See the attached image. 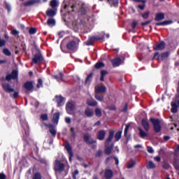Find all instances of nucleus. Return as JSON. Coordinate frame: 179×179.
<instances>
[{
	"label": "nucleus",
	"mask_w": 179,
	"mask_h": 179,
	"mask_svg": "<svg viewBox=\"0 0 179 179\" xmlns=\"http://www.w3.org/2000/svg\"><path fill=\"white\" fill-rule=\"evenodd\" d=\"M3 52L7 57H10V55H12V52H10V50H9V49H8V48H4L3 50Z\"/></svg>",
	"instance_id": "nucleus-43"
},
{
	"label": "nucleus",
	"mask_w": 179,
	"mask_h": 179,
	"mask_svg": "<svg viewBox=\"0 0 179 179\" xmlns=\"http://www.w3.org/2000/svg\"><path fill=\"white\" fill-rule=\"evenodd\" d=\"M59 112L55 113L53 115L52 121L55 124H58V121H59Z\"/></svg>",
	"instance_id": "nucleus-30"
},
{
	"label": "nucleus",
	"mask_w": 179,
	"mask_h": 179,
	"mask_svg": "<svg viewBox=\"0 0 179 179\" xmlns=\"http://www.w3.org/2000/svg\"><path fill=\"white\" fill-rule=\"evenodd\" d=\"M109 110L110 111H115L117 110V107L115 106V105H112L109 107Z\"/></svg>",
	"instance_id": "nucleus-63"
},
{
	"label": "nucleus",
	"mask_w": 179,
	"mask_h": 179,
	"mask_svg": "<svg viewBox=\"0 0 179 179\" xmlns=\"http://www.w3.org/2000/svg\"><path fill=\"white\" fill-rule=\"evenodd\" d=\"M114 138V130H109V135L106 140L105 141V150L104 153L105 155H110L111 153H113V150L114 149V144H110V142L113 141Z\"/></svg>",
	"instance_id": "nucleus-1"
},
{
	"label": "nucleus",
	"mask_w": 179,
	"mask_h": 179,
	"mask_svg": "<svg viewBox=\"0 0 179 179\" xmlns=\"http://www.w3.org/2000/svg\"><path fill=\"white\" fill-rule=\"evenodd\" d=\"M164 19V13H158L155 15V22H160Z\"/></svg>",
	"instance_id": "nucleus-22"
},
{
	"label": "nucleus",
	"mask_w": 179,
	"mask_h": 179,
	"mask_svg": "<svg viewBox=\"0 0 179 179\" xmlns=\"http://www.w3.org/2000/svg\"><path fill=\"white\" fill-rule=\"evenodd\" d=\"M85 114L87 117H93V115H94V112L93 111V109L90 108H87L85 110Z\"/></svg>",
	"instance_id": "nucleus-23"
},
{
	"label": "nucleus",
	"mask_w": 179,
	"mask_h": 179,
	"mask_svg": "<svg viewBox=\"0 0 179 179\" xmlns=\"http://www.w3.org/2000/svg\"><path fill=\"white\" fill-rule=\"evenodd\" d=\"M87 104L90 106V107H96V106H97V101L94 99H87Z\"/></svg>",
	"instance_id": "nucleus-26"
},
{
	"label": "nucleus",
	"mask_w": 179,
	"mask_h": 179,
	"mask_svg": "<svg viewBox=\"0 0 179 179\" xmlns=\"http://www.w3.org/2000/svg\"><path fill=\"white\" fill-rule=\"evenodd\" d=\"M122 136V131H119L116 132L115 134V139L116 142H118V141H120V139H121Z\"/></svg>",
	"instance_id": "nucleus-36"
},
{
	"label": "nucleus",
	"mask_w": 179,
	"mask_h": 179,
	"mask_svg": "<svg viewBox=\"0 0 179 179\" xmlns=\"http://www.w3.org/2000/svg\"><path fill=\"white\" fill-rule=\"evenodd\" d=\"M148 170H152L156 169V164L153 163V161H149L146 165Z\"/></svg>",
	"instance_id": "nucleus-29"
},
{
	"label": "nucleus",
	"mask_w": 179,
	"mask_h": 179,
	"mask_svg": "<svg viewBox=\"0 0 179 179\" xmlns=\"http://www.w3.org/2000/svg\"><path fill=\"white\" fill-rule=\"evenodd\" d=\"M129 129V124H127L124 129V136H128V131Z\"/></svg>",
	"instance_id": "nucleus-56"
},
{
	"label": "nucleus",
	"mask_w": 179,
	"mask_h": 179,
	"mask_svg": "<svg viewBox=\"0 0 179 179\" xmlns=\"http://www.w3.org/2000/svg\"><path fill=\"white\" fill-rule=\"evenodd\" d=\"M34 82L33 81H27L24 84V88L25 90H27L28 92H33V90L34 89V85H33Z\"/></svg>",
	"instance_id": "nucleus-11"
},
{
	"label": "nucleus",
	"mask_w": 179,
	"mask_h": 179,
	"mask_svg": "<svg viewBox=\"0 0 179 179\" xmlns=\"http://www.w3.org/2000/svg\"><path fill=\"white\" fill-rule=\"evenodd\" d=\"M154 160L155 162H157V163H160V162H162V157H160L159 156L155 157Z\"/></svg>",
	"instance_id": "nucleus-60"
},
{
	"label": "nucleus",
	"mask_w": 179,
	"mask_h": 179,
	"mask_svg": "<svg viewBox=\"0 0 179 179\" xmlns=\"http://www.w3.org/2000/svg\"><path fill=\"white\" fill-rule=\"evenodd\" d=\"M106 75H108V71H107V70L101 71V77H100L101 82H104V76H106Z\"/></svg>",
	"instance_id": "nucleus-35"
},
{
	"label": "nucleus",
	"mask_w": 179,
	"mask_h": 179,
	"mask_svg": "<svg viewBox=\"0 0 179 179\" xmlns=\"http://www.w3.org/2000/svg\"><path fill=\"white\" fill-rule=\"evenodd\" d=\"M13 97V99H17L19 97V92H14Z\"/></svg>",
	"instance_id": "nucleus-64"
},
{
	"label": "nucleus",
	"mask_w": 179,
	"mask_h": 179,
	"mask_svg": "<svg viewBox=\"0 0 179 179\" xmlns=\"http://www.w3.org/2000/svg\"><path fill=\"white\" fill-rule=\"evenodd\" d=\"M73 110H75V102L73 101H69L66 105V111L70 115L73 114Z\"/></svg>",
	"instance_id": "nucleus-6"
},
{
	"label": "nucleus",
	"mask_w": 179,
	"mask_h": 179,
	"mask_svg": "<svg viewBox=\"0 0 179 179\" xmlns=\"http://www.w3.org/2000/svg\"><path fill=\"white\" fill-rule=\"evenodd\" d=\"M106 90H107L106 86H99L96 89H95V93H96V94L106 93Z\"/></svg>",
	"instance_id": "nucleus-21"
},
{
	"label": "nucleus",
	"mask_w": 179,
	"mask_h": 179,
	"mask_svg": "<svg viewBox=\"0 0 179 179\" xmlns=\"http://www.w3.org/2000/svg\"><path fill=\"white\" fill-rule=\"evenodd\" d=\"M166 48V43L163 41L153 45L155 51H163Z\"/></svg>",
	"instance_id": "nucleus-8"
},
{
	"label": "nucleus",
	"mask_w": 179,
	"mask_h": 179,
	"mask_svg": "<svg viewBox=\"0 0 179 179\" xmlns=\"http://www.w3.org/2000/svg\"><path fill=\"white\" fill-rule=\"evenodd\" d=\"M50 6L52 7V9H57V8H58V1L57 0H51Z\"/></svg>",
	"instance_id": "nucleus-31"
},
{
	"label": "nucleus",
	"mask_w": 179,
	"mask_h": 179,
	"mask_svg": "<svg viewBox=\"0 0 179 179\" xmlns=\"http://www.w3.org/2000/svg\"><path fill=\"white\" fill-rule=\"evenodd\" d=\"M46 127L49 128V132L51 134L52 136H57V130H55V127L54 126V124H46Z\"/></svg>",
	"instance_id": "nucleus-15"
},
{
	"label": "nucleus",
	"mask_w": 179,
	"mask_h": 179,
	"mask_svg": "<svg viewBox=\"0 0 179 179\" xmlns=\"http://www.w3.org/2000/svg\"><path fill=\"white\" fill-rule=\"evenodd\" d=\"M46 15L48 16V17H54V16L57 15V9L48 8L46 10Z\"/></svg>",
	"instance_id": "nucleus-18"
},
{
	"label": "nucleus",
	"mask_w": 179,
	"mask_h": 179,
	"mask_svg": "<svg viewBox=\"0 0 179 179\" xmlns=\"http://www.w3.org/2000/svg\"><path fill=\"white\" fill-rule=\"evenodd\" d=\"M94 112H95V115H96V117H100L103 115V113L101 112V109H100L99 108H95Z\"/></svg>",
	"instance_id": "nucleus-41"
},
{
	"label": "nucleus",
	"mask_w": 179,
	"mask_h": 179,
	"mask_svg": "<svg viewBox=\"0 0 179 179\" xmlns=\"http://www.w3.org/2000/svg\"><path fill=\"white\" fill-rule=\"evenodd\" d=\"M111 64L114 68H117V66H120L122 62V59L120 57H115L110 60Z\"/></svg>",
	"instance_id": "nucleus-12"
},
{
	"label": "nucleus",
	"mask_w": 179,
	"mask_h": 179,
	"mask_svg": "<svg viewBox=\"0 0 179 179\" xmlns=\"http://www.w3.org/2000/svg\"><path fill=\"white\" fill-rule=\"evenodd\" d=\"M150 122L153 125V129L156 134H159L162 131V125L160 124V120L155 117L150 118Z\"/></svg>",
	"instance_id": "nucleus-4"
},
{
	"label": "nucleus",
	"mask_w": 179,
	"mask_h": 179,
	"mask_svg": "<svg viewBox=\"0 0 179 179\" xmlns=\"http://www.w3.org/2000/svg\"><path fill=\"white\" fill-rule=\"evenodd\" d=\"M32 179H41V173L37 172L34 175Z\"/></svg>",
	"instance_id": "nucleus-51"
},
{
	"label": "nucleus",
	"mask_w": 179,
	"mask_h": 179,
	"mask_svg": "<svg viewBox=\"0 0 179 179\" xmlns=\"http://www.w3.org/2000/svg\"><path fill=\"white\" fill-rule=\"evenodd\" d=\"M83 139L84 142H85L87 145H93L94 143H96V141L93 140V138H92V136H90V134H85Z\"/></svg>",
	"instance_id": "nucleus-9"
},
{
	"label": "nucleus",
	"mask_w": 179,
	"mask_h": 179,
	"mask_svg": "<svg viewBox=\"0 0 179 179\" xmlns=\"http://www.w3.org/2000/svg\"><path fill=\"white\" fill-rule=\"evenodd\" d=\"M29 34H36L37 33V29H36L34 27H31L29 30Z\"/></svg>",
	"instance_id": "nucleus-49"
},
{
	"label": "nucleus",
	"mask_w": 179,
	"mask_h": 179,
	"mask_svg": "<svg viewBox=\"0 0 179 179\" xmlns=\"http://www.w3.org/2000/svg\"><path fill=\"white\" fill-rule=\"evenodd\" d=\"M135 164H136V162L132 161L131 164L127 165V169H133V167H135Z\"/></svg>",
	"instance_id": "nucleus-54"
},
{
	"label": "nucleus",
	"mask_w": 179,
	"mask_h": 179,
	"mask_svg": "<svg viewBox=\"0 0 179 179\" xmlns=\"http://www.w3.org/2000/svg\"><path fill=\"white\" fill-rule=\"evenodd\" d=\"M127 111H128V103H126L124 108H122V110H121L122 113H127Z\"/></svg>",
	"instance_id": "nucleus-57"
},
{
	"label": "nucleus",
	"mask_w": 179,
	"mask_h": 179,
	"mask_svg": "<svg viewBox=\"0 0 179 179\" xmlns=\"http://www.w3.org/2000/svg\"><path fill=\"white\" fill-rule=\"evenodd\" d=\"M52 78H54V79H56V80H57V82H60L61 80H62L64 79V73L59 72V76L55 75L52 76Z\"/></svg>",
	"instance_id": "nucleus-33"
},
{
	"label": "nucleus",
	"mask_w": 179,
	"mask_h": 179,
	"mask_svg": "<svg viewBox=\"0 0 179 179\" xmlns=\"http://www.w3.org/2000/svg\"><path fill=\"white\" fill-rule=\"evenodd\" d=\"M108 3L110 6H114L115 8H118V0H108Z\"/></svg>",
	"instance_id": "nucleus-32"
},
{
	"label": "nucleus",
	"mask_w": 179,
	"mask_h": 179,
	"mask_svg": "<svg viewBox=\"0 0 179 179\" xmlns=\"http://www.w3.org/2000/svg\"><path fill=\"white\" fill-rule=\"evenodd\" d=\"M66 47L69 51L76 52V51H78L79 44H78L75 41L72 40L66 43Z\"/></svg>",
	"instance_id": "nucleus-5"
},
{
	"label": "nucleus",
	"mask_w": 179,
	"mask_h": 179,
	"mask_svg": "<svg viewBox=\"0 0 179 179\" xmlns=\"http://www.w3.org/2000/svg\"><path fill=\"white\" fill-rule=\"evenodd\" d=\"M136 26H138V22L134 21L131 23V28L133 29V30H135V29H136Z\"/></svg>",
	"instance_id": "nucleus-58"
},
{
	"label": "nucleus",
	"mask_w": 179,
	"mask_h": 179,
	"mask_svg": "<svg viewBox=\"0 0 179 179\" xmlns=\"http://www.w3.org/2000/svg\"><path fill=\"white\" fill-rule=\"evenodd\" d=\"M150 15V11H146L142 14L143 19H149V16Z\"/></svg>",
	"instance_id": "nucleus-45"
},
{
	"label": "nucleus",
	"mask_w": 179,
	"mask_h": 179,
	"mask_svg": "<svg viewBox=\"0 0 179 179\" xmlns=\"http://www.w3.org/2000/svg\"><path fill=\"white\" fill-rule=\"evenodd\" d=\"M44 61V57L41 53H36L35 54L34 58L32 59L33 64H36V65L38 64H41Z\"/></svg>",
	"instance_id": "nucleus-7"
},
{
	"label": "nucleus",
	"mask_w": 179,
	"mask_h": 179,
	"mask_svg": "<svg viewBox=\"0 0 179 179\" xmlns=\"http://www.w3.org/2000/svg\"><path fill=\"white\" fill-rule=\"evenodd\" d=\"M138 129L139 131V135H140L141 138H146V136H148V134L146 132H145V131H143V129H142V128L138 127Z\"/></svg>",
	"instance_id": "nucleus-37"
},
{
	"label": "nucleus",
	"mask_w": 179,
	"mask_h": 179,
	"mask_svg": "<svg viewBox=\"0 0 179 179\" xmlns=\"http://www.w3.org/2000/svg\"><path fill=\"white\" fill-rule=\"evenodd\" d=\"M79 13H80L82 16H85V15L87 13V8L85 6H81L79 10Z\"/></svg>",
	"instance_id": "nucleus-34"
},
{
	"label": "nucleus",
	"mask_w": 179,
	"mask_h": 179,
	"mask_svg": "<svg viewBox=\"0 0 179 179\" xmlns=\"http://www.w3.org/2000/svg\"><path fill=\"white\" fill-rule=\"evenodd\" d=\"M162 169H164V170H169V169H171V165H170L169 162H164L162 164Z\"/></svg>",
	"instance_id": "nucleus-40"
},
{
	"label": "nucleus",
	"mask_w": 179,
	"mask_h": 179,
	"mask_svg": "<svg viewBox=\"0 0 179 179\" xmlns=\"http://www.w3.org/2000/svg\"><path fill=\"white\" fill-rule=\"evenodd\" d=\"M104 177L105 178L111 179L114 177V172L111 169H106L104 173Z\"/></svg>",
	"instance_id": "nucleus-20"
},
{
	"label": "nucleus",
	"mask_w": 179,
	"mask_h": 179,
	"mask_svg": "<svg viewBox=\"0 0 179 179\" xmlns=\"http://www.w3.org/2000/svg\"><path fill=\"white\" fill-rule=\"evenodd\" d=\"M94 97L98 101H103L104 100V96L99 95L97 94H95Z\"/></svg>",
	"instance_id": "nucleus-46"
},
{
	"label": "nucleus",
	"mask_w": 179,
	"mask_h": 179,
	"mask_svg": "<svg viewBox=\"0 0 179 179\" xmlns=\"http://www.w3.org/2000/svg\"><path fill=\"white\" fill-rule=\"evenodd\" d=\"M104 66H106V65L101 62H98L94 65L95 69H100L101 68H104Z\"/></svg>",
	"instance_id": "nucleus-38"
},
{
	"label": "nucleus",
	"mask_w": 179,
	"mask_h": 179,
	"mask_svg": "<svg viewBox=\"0 0 179 179\" xmlns=\"http://www.w3.org/2000/svg\"><path fill=\"white\" fill-rule=\"evenodd\" d=\"M141 125L144 128L145 131L147 132L150 129V125L149 124V122L146 119H143L141 120Z\"/></svg>",
	"instance_id": "nucleus-17"
},
{
	"label": "nucleus",
	"mask_w": 179,
	"mask_h": 179,
	"mask_svg": "<svg viewBox=\"0 0 179 179\" xmlns=\"http://www.w3.org/2000/svg\"><path fill=\"white\" fill-rule=\"evenodd\" d=\"M147 150H148V153H150L151 155L155 153V150H153V148H152L151 146H148Z\"/></svg>",
	"instance_id": "nucleus-55"
},
{
	"label": "nucleus",
	"mask_w": 179,
	"mask_h": 179,
	"mask_svg": "<svg viewBox=\"0 0 179 179\" xmlns=\"http://www.w3.org/2000/svg\"><path fill=\"white\" fill-rule=\"evenodd\" d=\"M18 76H19V73L17 72V71L13 70L11 71V73L6 76V78L1 77L0 80H1L2 82H5V80H7L8 82H10V80H12V79H13V80L17 79Z\"/></svg>",
	"instance_id": "nucleus-3"
},
{
	"label": "nucleus",
	"mask_w": 179,
	"mask_h": 179,
	"mask_svg": "<svg viewBox=\"0 0 179 179\" xmlns=\"http://www.w3.org/2000/svg\"><path fill=\"white\" fill-rule=\"evenodd\" d=\"M2 87L6 93H13L15 92V89L12 88L9 83L2 84Z\"/></svg>",
	"instance_id": "nucleus-14"
},
{
	"label": "nucleus",
	"mask_w": 179,
	"mask_h": 179,
	"mask_svg": "<svg viewBox=\"0 0 179 179\" xmlns=\"http://www.w3.org/2000/svg\"><path fill=\"white\" fill-rule=\"evenodd\" d=\"M150 23H152V20H150L146 21L145 22H141V24L142 26H147V24H150Z\"/></svg>",
	"instance_id": "nucleus-61"
},
{
	"label": "nucleus",
	"mask_w": 179,
	"mask_h": 179,
	"mask_svg": "<svg viewBox=\"0 0 179 179\" xmlns=\"http://www.w3.org/2000/svg\"><path fill=\"white\" fill-rule=\"evenodd\" d=\"M73 26L74 31H79V29L80 28V24L78 23V22L74 21L73 22Z\"/></svg>",
	"instance_id": "nucleus-39"
},
{
	"label": "nucleus",
	"mask_w": 179,
	"mask_h": 179,
	"mask_svg": "<svg viewBox=\"0 0 179 179\" xmlns=\"http://www.w3.org/2000/svg\"><path fill=\"white\" fill-rule=\"evenodd\" d=\"M169 55H170V52H164L161 54V57L162 59H166V58H169Z\"/></svg>",
	"instance_id": "nucleus-44"
},
{
	"label": "nucleus",
	"mask_w": 179,
	"mask_h": 179,
	"mask_svg": "<svg viewBox=\"0 0 179 179\" xmlns=\"http://www.w3.org/2000/svg\"><path fill=\"white\" fill-rule=\"evenodd\" d=\"M103 155V151L98 150L95 155L96 157H101V155Z\"/></svg>",
	"instance_id": "nucleus-59"
},
{
	"label": "nucleus",
	"mask_w": 179,
	"mask_h": 179,
	"mask_svg": "<svg viewBox=\"0 0 179 179\" xmlns=\"http://www.w3.org/2000/svg\"><path fill=\"white\" fill-rule=\"evenodd\" d=\"M93 73H90L86 78L85 79V85H87L88 82H90V79H92V78H93Z\"/></svg>",
	"instance_id": "nucleus-47"
},
{
	"label": "nucleus",
	"mask_w": 179,
	"mask_h": 179,
	"mask_svg": "<svg viewBox=\"0 0 179 179\" xmlns=\"http://www.w3.org/2000/svg\"><path fill=\"white\" fill-rule=\"evenodd\" d=\"M48 26H55V20L54 18H49L47 21Z\"/></svg>",
	"instance_id": "nucleus-42"
},
{
	"label": "nucleus",
	"mask_w": 179,
	"mask_h": 179,
	"mask_svg": "<svg viewBox=\"0 0 179 179\" xmlns=\"http://www.w3.org/2000/svg\"><path fill=\"white\" fill-rule=\"evenodd\" d=\"M173 166L175 170H179V159L177 157L173 158Z\"/></svg>",
	"instance_id": "nucleus-28"
},
{
	"label": "nucleus",
	"mask_w": 179,
	"mask_h": 179,
	"mask_svg": "<svg viewBox=\"0 0 179 179\" xmlns=\"http://www.w3.org/2000/svg\"><path fill=\"white\" fill-rule=\"evenodd\" d=\"M56 102L57 103V107H61L64 106L62 103L64 102V98L62 95L55 96Z\"/></svg>",
	"instance_id": "nucleus-19"
},
{
	"label": "nucleus",
	"mask_w": 179,
	"mask_h": 179,
	"mask_svg": "<svg viewBox=\"0 0 179 179\" xmlns=\"http://www.w3.org/2000/svg\"><path fill=\"white\" fill-rule=\"evenodd\" d=\"M137 8H138V9H140L141 10H143L145 8H146V4L145 3H143V4L138 5Z\"/></svg>",
	"instance_id": "nucleus-53"
},
{
	"label": "nucleus",
	"mask_w": 179,
	"mask_h": 179,
	"mask_svg": "<svg viewBox=\"0 0 179 179\" xmlns=\"http://www.w3.org/2000/svg\"><path fill=\"white\" fill-rule=\"evenodd\" d=\"M65 149L66 150L68 154L69 155V162H72V157H73V152L72 151V147L71 146V144L67 143L65 145Z\"/></svg>",
	"instance_id": "nucleus-13"
},
{
	"label": "nucleus",
	"mask_w": 179,
	"mask_h": 179,
	"mask_svg": "<svg viewBox=\"0 0 179 179\" xmlns=\"http://www.w3.org/2000/svg\"><path fill=\"white\" fill-rule=\"evenodd\" d=\"M173 20H165L162 22L155 23V26H167L168 24H171Z\"/></svg>",
	"instance_id": "nucleus-25"
},
{
	"label": "nucleus",
	"mask_w": 179,
	"mask_h": 179,
	"mask_svg": "<svg viewBox=\"0 0 179 179\" xmlns=\"http://www.w3.org/2000/svg\"><path fill=\"white\" fill-rule=\"evenodd\" d=\"M99 40H103V38L96 36H92L91 38H88V40L86 41V45H93L94 42Z\"/></svg>",
	"instance_id": "nucleus-10"
},
{
	"label": "nucleus",
	"mask_w": 179,
	"mask_h": 179,
	"mask_svg": "<svg viewBox=\"0 0 179 179\" xmlns=\"http://www.w3.org/2000/svg\"><path fill=\"white\" fill-rule=\"evenodd\" d=\"M106 131L105 130H100L96 134V139L99 141H104V138H106Z\"/></svg>",
	"instance_id": "nucleus-16"
},
{
	"label": "nucleus",
	"mask_w": 179,
	"mask_h": 179,
	"mask_svg": "<svg viewBox=\"0 0 179 179\" xmlns=\"http://www.w3.org/2000/svg\"><path fill=\"white\" fill-rule=\"evenodd\" d=\"M38 2H40V0H29L24 3V6H31Z\"/></svg>",
	"instance_id": "nucleus-27"
},
{
	"label": "nucleus",
	"mask_w": 179,
	"mask_h": 179,
	"mask_svg": "<svg viewBox=\"0 0 179 179\" xmlns=\"http://www.w3.org/2000/svg\"><path fill=\"white\" fill-rule=\"evenodd\" d=\"M54 171L55 173H62L65 171V163L59 159H56L54 163Z\"/></svg>",
	"instance_id": "nucleus-2"
},
{
	"label": "nucleus",
	"mask_w": 179,
	"mask_h": 179,
	"mask_svg": "<svg viewBox=\"0 0 179 179\" xmlns=\"http://www.w3.org/2000/svg\"><path fill=\"white\" fill-rule=\"evenodd\" d=\"M41 119L42 121H47L48 120V115L47 114H41Z\"/></svg>",
	"instance_id": "nucleus-50"
},
{
	"label": "nucleus",
	"mask_w": 179,
	"mask_h": 179,
	"mask_svg": "<svg viewBox=\"0 0 179 179\" xmlns=\"http://www.w3.org/2000/svg\"><path fill=\"white\" fill-rule=\"evenodd\" d=\"M171 107H172L171 109V113H173V114H176V113H178V105H177V103H175V102H171Z\"/></svg>",
	"instance_id": "nucleus-24"
},
{
	"label": "nucleus",
	"mask_w": 179,
	"mask_h": 179,
	"mask_svg": "<svg viewBox=\"0 0 179 179\" xmlns=\"http://www.w3.org/2000/svg\"><path fill=\"white\" fill-rule=\"evenodd\" d=\"M11 34H13V36H17V34H19V31L16 29H13L11 31Z\"/></svg>",
	"instance_id": "nucleus-62"
},
{
	"label": "nucleus",
	"mask_w": 179,
	"mask_h": 179,
	"mask_svg": "<svg viewBox=\"0 0 179 179\" xmlns=\"http://www.w3.org/2000/svg\"><path fill=\"white\" fill-rule=\"evenodd\" d=\"M70 131L71 132V138H76V133L75 132V128L71 127L70 129Z\"/></svg>",
	"instance_id": "nucleus-52"
},
{
	"label": "nucleus",
	"mask_w": 179,
	"mask_h": 179,
	"mask_svg": "<svg viewBox=\"0 0 179 179\" xmlns=\"http://www.w3.org/2000/svg\"><path fill=\"white\" fill-rule=\"evenodd\" d=\"M36 87L38 89H40V87H43V79L41 78L38 79V84Z\"/></svg>",
	"instance_id": "nucleus-48"
}]
</instances>
